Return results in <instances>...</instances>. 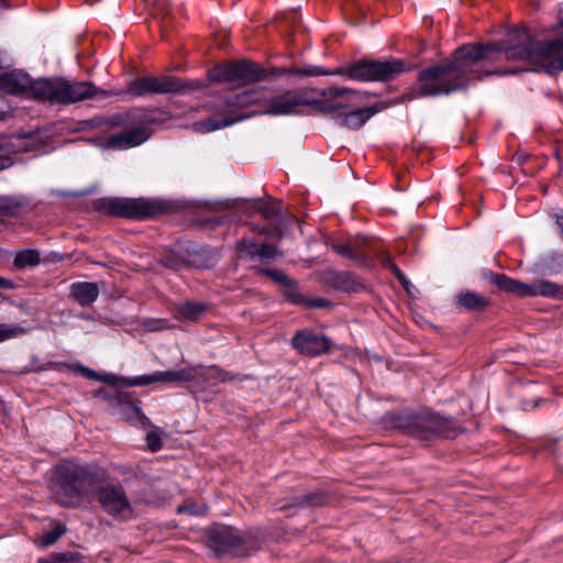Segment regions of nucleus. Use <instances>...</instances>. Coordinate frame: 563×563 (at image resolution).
<instances>
[{
    "label": "nucleus",
    "instance_id": "obj_1",
    "mask_svg": "<svg viewBox=\"0 0 563 563\" xmlns=\"http://www.w3.org/2000/svg\"><path fill=\"white\" fill-rule=\"evenodd\" d=\"M520 41L517 45L492 43L467 44L459 47L452 59L422 70L419 75L420 96L448 95L464 89L473 78H478L476 65L495 52L504 51L507 59L523 60L552 74L563 70V33L551 41H533L526 31L510 35Z\"/></svg>",
    "mask_w": 563,
    "mask_h": 563
},
{
    "label": "nucleus",
    "instance_id": "obj_2",
    "mask_svg": "<svg viewBox=\"0 0 563 563\" xmlns=\"http://www.w3.org/2000/svg\"><path fill=\"white\" fill-rule=\"evenodd\" d=\"M405 70L406 65L401 59L389 58L382 60H358L333 71H327L321 67L311 66L291 70L284 69L279 70L278 74L291 73L310 77L339 75L356 81H388L393 80Z\"/></svg>",
    "mask_w": 563,
    "mask_h": 563
},
{
    "label": "nucleus",
    "instance_id": "obj_3",
    "mask_svg": "<svg viewBox=\"0 0 563 563\" xmlns=\"http://www.w3.org/2000/svg\"><path fill=\"white\" fill-rule=\"evenodd\" d=\"M310 92L305 89L271 96L267 89L258 88L235 95L229 101V107L246 108L260 104L261 110L247 114L288 115L295 113L298 107L310 106Z\"/></svg>",
    "mask_w": 563,
    "mask_h": 563
},
{
    "label": "nucleus",
    "instance_id": "obj_4",
    "mask_svg": "<svg viewBox=\"0 0 563 563\" xmlns=\"http://www.w3.org/2000/svg\"><path fill=\"white\" fill-rule=\"evenodd\" d=\"M93 486L95 476L87 466L66 462L54 470L55 495L65 507H78L89 500Z\"/></svg>",
    "mask_w": 563,
    "mask_h": 563
},
{
    "label": "nucleus",
    "instance_id": "obj_5",
    "mask_svg": "<svg viewBox=\"0 0 563 563\" xmlns=\"http://www.w3.org/2000/svg\"><path fill=\"white\" fill-rule=\"evenodd\" d=\"M35 99L51 103H75L97 93L89 81H70L63 78L37 79L34 85Z\"/></svg>",
    "mask_w": 563,
    "mask_h": 563
},
{
    "label": "nucleus",
    "instance_id": "obj_6",
    "mask_svg": "<svg viewBox=\"0 0 563 563\" xmlns=\"http://www.w3.org/2000/svg\"><path fill=\"white\" fill-rule=\"evenodd\" d=\"M228 379L227 373L217 366L186 367L178 371H157L152 374L135 376L126 379L128 385H151L155 383L174 384V383H206L208 385H217Z\"/></svg>",
    "mask_w": 563,
    "mask_h": 563
},
{
    "label": "nucleus",
    "instance_id": "obj_7",
    "mask_svg": "<svg viewBox=\"0 0 563 563\" xmlns=\"http://www.w3.org/2000/svg\"><path fill=\"white\" fill-rule=\"evenodd\" d=\"M266 77L256 64L240 60L228 65H220L209 71V79L216 82L227 81L236 85H249Z\"/></svg>",
    "mask_w": 563,
    "mask_h": 563
},
{
    "label": "nucleus",
    "instance_id": "obj_8",
    "mask_svg": "<svg viewBox=\"0 0 563 563\" xmlns=\"http://www.w3.org/2000/svg\"><path fill=\"white\" fill-rule=\"evenodd\" d=\"M357 95L350 88L329 87L320 90L316 97L310 96V106L317 111L330 113L349 108Z\"/></svg>",
    "mask_w": 563,
    "mask_h": 563
},
{
    "label": "nucleus",
    "instance_id": "obj_9",
    "mask_svg": "<svg viewBox=\"0 0 563 563\" xmlns=\"http://www.w3.org/2000/svg\"><path fill=\"white\" fill-rule=\"evenodd\" d=\"M99 207L107 213L135 219H145L155 212L144 199L106 198L99 201Z\"/></svg>",
    "mask_w": 563,
    "mask_h": 563
},
{
    "label": "nucleus",
    "instance_id": "obj_10",
    "mask_svg": "<svg viewBox=\"0 0 563 563\" xmlns=\"http://www.w3.org/2000/svg\"><path fill=\"white\" fill-rule=\"evenodd\" d=\"M97 500L108 515L126 519L132 515L131 503L121 486L107 485L97 490Z\"/></svg>",
    "mask_w": 563,
    "mask_h": 563
},
{
    "label": "nucleus",
    "instance_id": "obj_11",
    "mask_svg": "<svg viewBox=\"0 0 563 563\" xmlns=\"http://www.w3.org/2000/svg\"><path fill=\"white\" fill-rule=\"evenodd\" d=\"M181 88V84L175 77H142L131 81L126 91L133 97H140L147 93H175Z\"/></svg>",
    "mask_w": 563,
    "mask_h": 563
},
{
    "label": "nucleus",
    "instance_id": "obj_12",
    "mask_svg": "<svg viewBox=\"0 0 563 563\" xmlns=\"http://www.w3.org/2000/svg\"><path fill=\"white\" fill-rule=\"evenodd\" d=\"M208 545L218 554L223 552H238L244 542L242 534L228 526H212L207 532Z\"/></svg>",
    "mask_w": 563,
    "mask_h": 563
},
{
    "label": "nucleus",
    "instance_id": "obj_13",
    "mask_svg": "<svg viewBox=\"0 0 563 563\" xmlns=\"http://www.w3.org/2000/svg\"><path fill=\"white\" fill-rule=\"evenodd\" d=\"M415 427L421 433L438 434L448 439H453L457 434V427L452 420L431 412L416 416Z\"/></svg>",
    "mask_w": 563,
    "mask_h": 563
},
{
    "label": "nucleus",
    "instance_id": "obj_14",
    "mask_svg": "<svg viewBox=\"0 0 563 563\" xmlns=\"http://www.w3.org/2000/svg\"><path fill=\"white\" fill-rule=\"evenodd\" d=\"M152 132L146 124L125 130L108 137L107 144L115 150H126L141 145L150 139Z\"/></svg>",
    "mask_w": 563,
    "mask_h": 563
},
{
    "label": "nucleus",
    "instance_id": "obj_15",
    "mask_svg": "<svg viewBox=\"0 0 563 563\" xmlns=\"http://www.w3.org/2000/svg\"><path fill=\"white\" fill-rule=\"evenodd\" d=\"M292 345L303 355L316 356L330 349V341L323 335H318L310 331H301L292 338Z\"/></svg>",
    "mask_w": 563,
    "mask_h": 563
},
{
    "label": "nucleus",
    "instance_id": "obj_16",
    "mask_svg": "<svg viewBox=\"0 0 563 563\" xmlns=\"http://www.w3.org/2000/svg\"><path fill=\"white\" fill-rule=\"evenodd\" d=\"M232 98H229L225 102L227 108L229 109L228 114H225L222 118H208L206 120L195 122L192 124V128L195 131L200 133H209L213 132L227 126H230L236 122H240L244 119L251 118V114L246 113H236L235 109H242L241 107H229V101Z\"/></svg>",
    "mask_w": 563,
    "mask_h": 563
},
{
    "label": "nucleus",
    "instance_id": "obj_17",
    "mask_svg": "<svg viewBox=\"0 0 563 563\" xmlns=\"http://www.w3.org/2000/svg\"><path fill=\"white\" fill-rule=\"evenodd\" d=\"M35 81L22 73H3L0 76V88L12 95L23 93L35 98Z\"/></svg>",
    "mask_w": 563,
    "mask_h": 563
},
{
    "label": "nucleus",
    "instance_id": "obj_18",
    "mask_svg": "<svg viewBox=\"0 0 563 563\" xmlns=\"http://www.w3.org/2000/svg\"><path fill=\"white\" fill-rule=\"evenodd\" d=\"M70 294L81 306H87L97 300L99 288L95 283H75L70 286Z\"/></svg>",
    "mask_w": 563,
    "mask_h": 563
},
{
    "label": "nucleus",
    "instance_id": "obj_19",
    "mask_svg": "<svg viewBox=\"0 0 563 563\" xmlns=\"http://www.w3.org/2000/svg\"><path fill=\"white\" fill-rule=\"evenodd\" d=\"M493 283L501 290L518 297H529L530 284L512 279L504 274H496Z\"/></svg>",
    "mask_w": 563,
    "mask_h": 563
},
{
    "label": "nucleus",
    "instance_id": "obj_20",
    "mask_svg": "<svg viewBox=\"0 0 563 563\" xmlns=\"http://www.w3.org/2000/svg\"><path fill=\"white\" fill-rule=\"evenodd\" d=\"M242 251H246L252 257H258L263 260H274L282 256V253L269 244H256L252 240H242L239 243Z\"/></svg>",
    "mask_w": 563,
    "mask_h": 563
},
{
    "label": "nucleus",
    "instance_id": "obj_21",
    "mask_svg": "<svg viewBox=\"0 0 563 563\" xmlns=\"http://www.w3.org/2000/svg\"><path fill=\"white\" fill-rule=\"evenodd\" d=\"M544 296L550 298H559L563 296V288L555 283L549 280H536L530 284L529 297Z\"/></svg>",
    "mask_w": 563,
    "mask_h": 563
},
{
    "label": "nucleus",
    "instance_id": "obj_22",
    "mask_svg": "<svg viewBox=\"0 0 563 563\" xmlns=\"http://www.w3.org/2000/svg\"><path fill=\"white\" fill-rule=\"evenodd\" d=\"M376 112L374 108L352 111L341 118V124L347 129L357 130Z\"/></svg>",
    "mask_w": 563,
    "mask_h": 563
},
{
    "label": "nucleus",
    "instance_id": "obj_23",
    "mask_svg": "<svg viewBox=\"0 0 563 563\" xmlns=\"http://www.w3.org/2000/svg\"><path fill=\"white\" fill-rule=\"evenodd\" d=\"M457 302L460 306H462L466 309L481 310L487 306L488 300L486 299V297H484L479 294H476L473 291H466V292H461L457 296Z\"/></svg>",
    "mask_w": 563,
    "mask_h": 563
},
{
    "label": "nucleus",
    "instance_id": "obj_24",
    "mask_svg": "<svg viewBox=\"0 0 563 563\" xmlns=\"http://www.w3.org/2000/svg\"><path fill=\"white\" fill-rule=\"evenodd\" d=\"M206 311V305L197 301H186L179 305V318L187 321H196Z\"/></svg>",
    "mask_w": 563,
    "mask_h": 563
},
{
    "label": "nucleus",
    "instance_id": "obj_25",
    "mask_svg": "<svg viewBox=\"0 0 563 563\" xmlns=\"http://www.w3.org/2000/svg\"><path fill=\"white\" fill-rule=\"evenodd\" d=\"M332 249L343 257L354 260L358 263H365V255L356 244L351 241L345 243H335L332 245Z\"/></svg>",
    "mask_w": 563,
    "mask_h": 563
},
{
    "label": "nucleus",
    "instance_id": "obj_26",
    "mask_svg": "<svg viewBox=\"0 0 563 563\" xmlns=\"http://www.w3.org/2000/svg\"><path fill=\"white\" fill-rule=\"evenodd\" d=\"M40 253L36 250H23L16 253L13 264L18 268L34 267L40 264Z\"/></svg>",
    "mask_w": 563,
    "mask_h": 563
},
{
    "label": "nucleus",
    "instance_id": "obj_27",
    "mask_svg": "<svg viewBox=\"0 0 563 563\" xmlns=\"http://www.w3.org/2000/svg\"><path fill=\"white\" fill-rule=\"evenodd\" d=\"M80 371L84 374V376H86L87 378H90V379H95V380H99V382H104V383L110 384V385L122 384L124 386H129L126 384V379L128 378H121V377H119V376H117L114 374L100 375L97 372H95L92 369H89L87 367H82ZM132 378L133 377H131L130 379H132Z\"/></svg>",
    "mask_w": 563,
    "mask_h": 563
},
{
    "label": "nucleus",
    "instance_id": "obj_28",
    "mask_svg": "<svg viewBox=\"0 0 563 563\" xmlns=\"http://www.w3.org/2000/svg\"><path fill=\"white\" fill-rule=\"evenodd\" d=\"M254 208L267 220L275 219L280 214V203L278 201H269L265 203L255 201Z\"/></svg>",
    "mask_w": 563,
    "mask_h": 563
},
{
    "label": "nucleus",
    "instance_id": "obj_29",
    "mask_svg": "<svg viewBox=\"0 0 563 563\" xmlns=\"http://www.w3.org/2000/svg\"><path fill=\"white\" fill-rule=\"evenodd\" d=\"M169 11H170V4L168 2L155 1V0L152 1L151 14L155 20L159 21L162 32H164L166 29L164 18L169 14Z\"/></svg>",
    "mask_w": 563,
    "mask_h": 563
},
{
    "label": "nucleus",
    "instance_id": "obj_30",
    "mask_svg": "<svg viewBox=\"0 0 563 563\" xmlns=\"http://www.w3.org/2000/svg\"><path fill=\"white\" fill-rule=\"evenodd\" d=\"M24 333H26V330L21 325H18V324L10 325V324H5V323H1L0 324V343L4 342L7 340H10V339L18 338Z\"/></svg>",
    "mask_w": 563,
    "mask_h": 563
},
{
    "label": "nucleus",
    "instance_id": "obj_31",
    "mask_svg": "<svg viewBox=\"0 0 563 563\" xmlns=\"http://www.w3.org/2000/svg\"><path fill=\"white\" fill-rule=\"evenodd\" d=\"M22 137L20 136H2L0 137V152L14 153L21 150Z\"/></svg>",
    "mask_w": 563,
    "mask_h": 563
},
{
    "label": "nucleus",
    "instance_id": "obj_32",
    "mask_svg": "<svg viewBox=\"0 0 563 563\" xmlns=\"http://www.w3.org/2000/svg\"><path fill=\"white\" fill-rule=\"evenodd\" d=\"M283 286L285 287L284 295L290 302L295 305L306 303V298H303L298 292L296 283L294 280L289 279L288 283Z\"/></svg>",
    "mask_w": 563,
    "mask_h": 563
},
{
    "label": "nucleus",
    "instance_id": "obj_33",
    "mask_svg": "<svg viewBox=\"0 0 563 563\" xmlns=\"http://www.w3.org/2000/svg\"><path fill=\"white\" fill-rule=\"evenodd\" d=\"M261 273L271 277L273 280L280 285H285L288 283L289 278L282 272L276 269L263 268Z\"/></svg>",
    "mask_w": 563,
    "mask_h": 563
},
{
    "label": "nucleus",
    "instance_id": "obj_34",
    "mask_svg": "<svg viewBox=\"0 0 563 563\" xmlns=\"http://www.w3.org/2000/svg\"><path fill=\"white\" fill-rule=\"evenodd\" d=\"M65 532L62 527H56L55 529L46 532L42 537V543L44 545H51L57 541V539Z\"/></svg>",
    "mask_w": 563,
    "mask_h": 563
},
{
    "label": "nucleus",
    "instance_id": "obj_35",
    "mask_svg": "<svg viewBox=\"0 0 563 563\" xmlns=\"http://www.w3.org/2000/svg\"><path fill=\"white\" fill-rule=\"evenodd\" d=\"M338 279H340L341 284L339 287L343 288L345 291H354L356 290V282L354 280L353 276L349 274H340L338 275Z\"/></svg>",
    "mask_w": 563,
    "mask_h": 563
},
{
    "label": "nucleus",
    "instance_id": "obj_36",
    "mask_svg": "<svg viewBox=\"0 0 563 563\" xmlns=\"http://www.w3.org/2000/svg\"><path fill=\"white\" fill-rule=\"evenodd\" d=\"M391 269L398 280L401 283L404 288L409 295H412L411 289L413 288L412 284L407 279V277L400 272V269L394 265H391Z\"/></svg>",
    "mask_w": 563,
    "mask_h": 563
},
{
    "label": "nucleus",
    "instance_id": "obj_37",
    "mask_svg": "<svg viewBox=\"0 0 563 563\" xmlns=\"http://www.w3.org/2000/svg\"><path fill=\"white\" fill-rule=\"evenodd\" d=\"M162 263L163 265H165L166 267H169L174 271H178L181 265H183V262L179 260V258H176L174 255H166L162 258Z\"/></svg>",
    "mask_w": 563,
    "mask_h": 563
},
{
    "label": "nucleus",
    "instance_id": "obj_38",
    "mask_svg": "<svg viewBox=\"0 0 563 563\" xmlns=\"http://www.w3.org/2000/svg\"><path fill=\"white\" fill-rule=\"evenodd\" d=\"M146 442L152 451H157L162 448V440L159 435L155 432H151L147 434Z\"/></svg>",
    "mask_w": 563,
    "mask_h": 563
},
{
    "label": "nucleus",
    "instance_id": "obj_39",
    "mask_svg": "<svg viewBox=\"0 0 563 563\" xmlns=\"http://www.w3.org/2000/svg\"><path fill=\"white\" fill-rule=\"evenodd\" d=\"M205 511H206V509L203 507H197L191 504H185V505L178 507L179 514L189 512L191 515L198 516V515H203Z\"/></svg>",
    "mask_w": 563,
    "mask_h": 563
},
{
    "label": "nucleus",
    "instance_id": "obj_40",
    "mask_svg": "<svg viewBox=\"0 0 563 563\" xmlns=\"http://www.w3.org/2000/svg\"><path fill=\"white\" fill-rule=\"evenodd\" d=\"M303 306L311 307V308H323V307L329 306V302H328V300H325L323 298H311V299H306V303H303Z\"/></svg>",
    "mask_w": 563,
    "mask_h": 563
},
{
    "label": "nucleus",
    "instance_id": "obj_41",
    "mask_svg": "<svg viewBox=\"0 0 563 563\" xmlns=\"http://www.w3.org/2000/svg\"><path fill=\"white\" fill-rule=\"evenodd\" d=\"M12 165V161L9 156L0 155V170L8 168Z\"/></svg>",
    "mask_w": 563,
    "mask_h": 563
},
{
    "label": "nucleus",
    "instance_id": "obj_42",
    "mask_svg": "<svg viewBox=\"0 0 563 563\" xmlns=\"http://www.w3.org/2000/svg\"><path fill=\"white\" fill-rule=\"evenodd\" d=\"M7 59L0 54V76L4 73L2 71L7 67Z\"/></svg>",
    "mask_w": 563,
    "mask_h": 563
},
{
    "label": "nucleus",
    "instance_id": "obj_43",
    "mask_svg": "<svg viewBox=\"0 0 563 563\" xmlns=\"http://www.w3.org/2000/svg\"><path fill=\"white\" fill-rule=\"evenodd\" d=\"M556 224L560 229V232H561V235L563 238V216H558L556 217Z\"/></svg>",
    "mask_w": 563,
    "mask_h": 563
},
{
    "label": "nucleus",
    "instance_id": "obj_44",
    "mask_svg": "<svg viewBox=\"0 0 563 563\" xmlns=\"http://www.w3.org/2000/svg\"><path fill=\"white\" fill-rule=\"evenodd\" d=\"M559 21L563 25V4L559 9Z\"/></svg>",
    "mask_w": 563,
    "mask_h": 563
},
{
    "label": "nucleus",
    "instance_id": "obj_45",
    "mask_svg": "<svg viewBox=\"0 0 563 563\" xmlns=\"http://www.w3.org/2000/svg\"><path fill=\"white\" fill-rule=\"evenodd\" d=\"M7 214V211L3 210L2 206L0 205V227L2 225L3 221H2V218L3 216Z\"/></svg>",
    "mask_w": 563,
    "mask_h": 563
},
{
    "label": "nucleus",
    "instance_id": "obj_46",
    "mask_svg": "<svg viewBox=\"0 0 563 563\" xmlns=\"http://www.w3.org/2000/svg\"><path fill=\"white\" fill-rule=\"evenodd\" d=\"M5 112L7 111L4 109H2V107L0 106V120L4 118Z\"/></svg>",
    "mask_w": 563,
    "mask_h": 563
},
{
    "label": "nucleus",
    "instance_id": "obj_47",
    "mask_svg": "<svg viewBox=\"0 0 563 563\" xmlns=\"http://www.w3.org/2000/svg\"><path fill=\"white\" fill-rule=\"evenodd\" d=\"M5 283H7V282H5L4 279L0 278V286H4V285H5Z\"/></svg>",
    "mask_w": 563,
    "mask_h": 563
},
{
    "label": "nucleus",
    "instance_id": "obj_48",
    "mask_svg": "<svg viewBox=\"0 0 563 563\" xmlns=\"http://www.w3.org/2000/svg\"><path fill=\"white\" fill-rule=\"evenodd\" d=\"M258 232L260 233H265V231L263 229H258Z\"/></svg>",
    "mask_w": 563,
    "mask_h": 563
}]
</instances>
